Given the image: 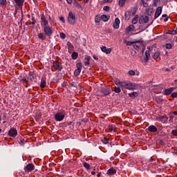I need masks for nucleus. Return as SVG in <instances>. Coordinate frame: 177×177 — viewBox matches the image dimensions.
Returning a JSON list of instances; mask_svg holds the SVG:
<instances>
[{"label": "nucleus", "mask_w": 177, "mask_h": 177, "mask_svg": "<svg viewBox=\"0 0 177 177\" xmlns=\"http://www.w3.org/2000/svg\"><path fill=\"white\" fill-rule=\"evenodd\" d=\"M168 19H169L168 17L165 18L164 21H167L168 20Z\"/></svg>", "instance_id": "obj_64"}, {"label": "nucleus", "mask_w": 177, "mask_h": 177, "mask_svg": "<svg viewBox=\"0 0 177 177\" xmlns=\"http://www.w3.org/2000/svg\"><path fill=\"white\" fill-rule=\"evenodd\" d=\"M91 62V56L86 55L84 58V66H89Z\"/></svg>", "instance_id": "obj_22"}, {"label": "nucleus", "mask_w": 177, "mask_h": 177, "mask_svg": "<svg viewBox=\"0 0 177 177\" xmlns=\"http://www.w3.org/2000/svg\"><path fill=\"white\" fill-rule=\"evenodd\" d=\"M139 23L140 24H143V23H145V17L143 16L140 17Z\"/></svg>", "instance_id": "obj_39"}, {"label": "nucleus", "mask_w": 177, "mask_h": 177, "mask_svg": "<svg viewBox=\"0 0 177 177\" xmlns=\"http://www.w3.org/2000/svg\"><path fill=\"white\" fill-rule=\"evenodd\" d=\"M114 92L115 93H120L121 92V88L115 86L114 87Z\"/></svg>", "instance_id": "obj_35"}, {"label": "nucleus", "mask_w": 177, "mask_h": 177, "mask_svg": "<svg viewBox=\"0 0 177 177\" xmlns=\"http://www.w3.org/2000/svg\"><path fill=\"white\" fill-rule=\"evenodd\" d=\"M160 121H167L168 120V117L165 115H162L160 117Z\"/></svg>", "instance_id": "obj_37"}, {"label": "nucleus", "mask_w": 177, "mask_h": 177, "mask_svg": "<svg viewBox=\"0 0 177 177\" xmlns=\"http://www.w3.org/2000/svg\"><path fill=\"white\" fill-rule=\"evenodd\" d=\"M59 37H60V38H62V39H66V34H64L63 32H61L59 34Z\"/></svg>", "instance_id": "obj_44"}, {"label": "nucleus", "mask_w": 177, "mask_h": 177, "mask_svg": "<svg viewBox=\"0 0 177 177\" xmlns=\"http://www.w3.org/2000/svg\"><path fill=\"white\" fill-rule=\"evenodd\" d=\"M159 145H161V146H164L165 145V142L164 140H159Z\"/></svg>", "instance_id": "obj_54"}, {"label": "nucleus", "mask_w": 177, "mask_h": 177, "mask_svg": "<svg viewBox=\"0 0 177 177\" xmlns=\"http://www.w3.org/2000/svg\"><path fill=\"white\" fill-rule=\"evenodd\" d=\"M66 117V111L64 110H62L59 112H57L55 115V121H58L60 122L61 121H63L64 120V118Z\"/></svg>", "instance_id": "obj_3"}, {"label": "nucleus", "mask_w": 177, "mask_h": 177, "mask_svg": "<svg viewBox=\"0 0 177 177\" xmlns=\"http://www.w3.org/2000/svg\"><path fill=\"white\" fill-rule=\"evenodd\" d=\"M138 19H139V15H136L135 17L132 19V24H136L138 23Z\"/></svg>", "instance_id": "obj_29"}, {"label": "nucleus", "mask_w": 177, "mask_h": 177, "mask_svg": "<svg viewBox=\"0 0 177 177\" xmlns=\"http://www.w3.org/2000/svg\"><path fill=\"white\" fill-rule=\"evenodd\" d=\"M146 13L148 16H151V15H153V10L152 9L147 10Z\"/></svg>", "instance_id": "obj_38"}, {"label": "nucleus", "mask_w": 177, "mask_h": 177, "mask_svg": "<svg viewBox=\"0 0 177 177\" xmlns=\"http://www.w3.org/2000/svg\"><path fill=\"white\" fill-rule=\"evenodd\" d=\"M19 82L26 84V88H28V80L26 77H21L19 79Z\"/></svg>", "instance_id": "obj_21"}, {"label": "nucleus", "mask_w": 177, "mask_h": 177, "mask_svg": "<svg viewBox=\"0 0 177 177\" xmlns=\"http://www.w3.org/2000/svg\"><path fill=\"white\" fill-rule=\"evenodd\" d=\"M125 19H127V20H129L131 18V11H127L124 14Z\"/></svg>", "instance_id": "obj_30"}, {"label": "nucleus", "mask_w": 177, "mask_h": 177, "mask_svg": "<svg viewBox=\"0 0 177 177\" xmlns=\"http://www.w3.org/2000/svg\"><path fill=\"white\" fill-rule=\"evenodd\" d=\"M110 19V16H107L106 15H102L101 16V20L102 21H109V19Z\"/></svg>", "instance_id": "obj_24"}, {"label": "nucleus", "mask_w": 177, "mask_h": 177, "mask_svg": "<svg viewBox=\"0 0 177 177\" xmlns=\"http://www.w3.org/2000/svg\"><path fill=\"white\" fill-rule=\"evenodd\" d=\"M100 20H102L101 17H95V23H100Z\"/></svg>", "instance_id": "obj_46"}, {"label": "nucleus", "mask_w": 177, "mask_h": 177, "mask_svg": "<svg viewBox=\"0 0 177 177\" xmlns=\"http://www.w3.org/2000/svg\"><path fill=\"white\" fill-rule=\"evenodd\" d=\"M8 4V0H0L1 6H5V5Z\"/></svg>", "instance_id": "obj_32"}, {"label": "nucleus", "mask_w": 177, "mask_h": 177, "mask_svg": "<svg viewBox=\"0 0 177 177\" xmlns=\"http://www.w3.org/2000/svg\"><path fill=\"white\" fill-rule=\"evenodd\" d=\"M46 86V77H42L40 84V88L42 89Z\"/></svg>", "instance_id": "obj_19"}, {"label": "nucleus", "mask_w": 177, "mask_h": 177, "mask_svg": "<svg viewBox=\"0 0 177 177\" xmlns=\"http://www.w3.org/2000/svg\"><path fill=\"white\" fill-rule=\"evenodd\" d=\"M41 26L44 27L48 26V20H46V17L44 14L41 15Z\"/></svg>", "instance_id": "obj_13"}, {"label": "nucleus", "mask_w": 177, "mask_h": 177, "mask_svg": "<svg viewBox=\"0 0 177 177\" xmlns=\"http://www.w3.org/2000/svg\"><path fill=\"white\" fill-rule=\"evenodd\" d=\"M144 23H149V17L147 16L144 17Z\"/></svg>", "instance_id": "obj_53"}, {"label": "nucleus", "mask_w": 177, "mask_h": 177, "mask_svg": "<svg viewBox=\"0 0 177 177\" xmlns=\"http://www.w3.org/2000/svg\"><path fill=\"white\" fill-rule=\"evenodd\" d=\"M113 26L115 30H118L120 28V19L115 18Z\"/></svg>", "instance_id": "obj_16"}, {"label": "nucleus", "mask_w": 177, "mask_h": 177, "mask_svg": "<svg viewBox=\"0 0 177 177\" xmlns=\"http://www.w3.org/2000/svg\"><path fill=\"white\" fill-rule=\"evenodd\" d=\"M155 101L156 102V103H162V102H164V99H162V97H156L155 98Z\"/></svg>", "instance_id": "obj_27"}, {"label": "nucleus", "mask_w": 177, "mask_h": 177, "mask_svg": "<svg viewBox=\"0 0 177 177\" xmlns=\"http://www.w3.org/2000/svg\"><path fill=\"white\" fill-rule=\"evenodd\" d=\"M67 3L71 4L73 3V0H66Z\"/></svg>", "instance_id": "obj_60"}, {"label": "nucleus", "mask_w": 177, "mask_h": 177, "mask_svg": "<svg viewBox=\"0 0 177 177\" xmlns=\"http://www.w3.org/2000/svg\"><path fill=\"white\" fill-rule=\"evenodd\" d=\"M19 8H15V12L14 13V16H16L17 15V10H19Z\"/></svg>", "instance_id": "obj_57"}, {"label": "nucleus", "mask_w": 177, "mask_h": 177, "mask_svg": "<svg viewBox=\"0 0 177 177\" xmlns=\"http://www.w3.org/2000/svg\"><path fill=\"white\" fill-rule=\"evenodd\" d=\"M77 69L74 71V75L78 77L81 74V71L82 70V63L79 62L76 64Z\"/></svg>", "instance_id": "obj_7"}, {"label": "nucleus", "mask_w": 177, "mask_h": 177, "mask_svg": "<svg viewBox=\"0 0 177 177\" xmlns=\"http://www.w3.org/2000/svg\"><path fill=\"white\" fill-rule=\"evenodd\" d=\"M101 50L104 52V53H106V55H110L111 53V48H107L106 46H102Z\"/></svg>", "instance_id": "obj_17"}, {"label": "nucleus", "mask_w": 177, "mask_h": 177, "mask_svg": "<svg viewBox=\"0 0 177 177\" xmlns=\"http://www.w3.org/2000/svg\"><path fill=\"white\" fill-rule=\"evenodd\" d=\"M174 115H177V111H175L174 112H171Z\"/></svg>", "instance_id": "obj_62"}, {"label": "nucleus", "mask_w": 177, "mask_h": 177, "mask_svg": "<svg viewBox=\"0 0 177 177\" xmlns=\"http://www.w3.org/2000/svg\"><path fill=\"white\" fill-rule=\"evenodd\" d=\"M8 135L11 138H16L17 136V129L16 128H11L8 131Z\"/></svg>", "instance_id": "obj_10"}, {"label": "nucleus", "mask_w": 177, "mask_h": 177, "mask_svg": "<svg viewBox=\"0 0 177 177\" xmlns=\"http://www.w3.org/2000/svg\"><path fill=\"white\" fill-rule=\"evenodd\" d=\"M14 2L16 3L17 6H18V8L21 9V10H23V5H24V0H14Z\"/></svg>", "instance_id": "obj_14"}, {"label": "nucleus", "mask_w": 177, "mask_h": 177, "mask_svg": "<svg viewBox=\"0 0 177 177\" xmlns=\"http://www.w3.org/2000/svg\"><path fill=\"white\" fill-rule=\"evenodd\" d=\"M150 60V51L146 50L145 57L144 58L145 63H147Z\"/></svg>", "instance_id": "obj_20"}, {"label": "nucleus", "mask_w": 177, "mask_h": 177, "mask_svg": "<svg viewBox=\"0 0 177 177\" xmlns=\"http://www.w3.org/2000/svg\"><path fill=\"white\" fill-rule=\"evenodd\" d=\"M146 131H148L149 132H151L153 133H156V132H158V129L155 125H150Z\"/></svg>", "instance_id": "obj_12"}, {"label": "nucleus", "mask_w": 177, "mask_h": 177, "mask_svg": "<svg viewBox=\"0 0 177 177\" xmlns=\"http://www.w3.org/2000/svg\"><path fill=\"white\" fill-rule=\"evenodd\" d=\"M106 174L107 175H109V176L115 175V174H117V170H115V169L112 167L108 169Z\"/></svg>", "instance_id": "obj_18"}, {"label": "nucleus", "mask_w": 177, "mask_h": 177, "mask_svg": "<svg viewBox=\"0 0 177 177\" xmlns=\"http://www.w3.org/2000/svg\"><path fill=\"white\" fill-rule=\"evenodd\" d=\"M97 177H101V176H102V172H99V173L97 174Z\"/></svg>", "instance_id": "obj_61"}, {"label": "nucleus", "mask_w": 177, "mask_h": 177, "mask_svg": "<svg viewBox=\"0 0 177 177\" xmlns=\"http://www.w3.org/2000/svg\"><path fill=\"white\" fill-rule=\"evenodd\" d=\"M171 97L177 98V92L171 93Z\"/></svg>", "instance_id": "obj_50"}, {"label": "nucleus", "mask_w": 177, "mask_h": 177, "mask_svg": "<svg viewBox=\"0 0 177 177\" xmlns=\"http://www.w3.org/2000/svg\"><path fill=\"white\" fill-rule=\"evenodd\" d=\"M171 135H173V136H177V129L171 131Z\"/></svg>", "instance_id": "obj_43"}, {"label": "nucleus", "mask_w": 177, "mask_h": 177, "mask_svg": "<svg viewBox=\"0 0 177 177\" xmlns=\"http://www.w3.org/2000/svg\"><path fill=\"white\" fill-rule=\"evenodd\" d=\"M83 167H84V168H86V169H89V168H91V165H89V163L84 162H83Z\"/></svg>", "instance_id": "obj_31"}, {"label": "nucleus", "mask_w": 177, "mask_h": 177, "mask_svg": "<svg viewBox=\"0 0 177 177\" xmlns=\"http://www.w3.org/2000/svg\"><path fill=\"white\" fill-rule=\"evenodd\" d=\"M35 169V167L31 163L28 164L24 168L25 171H28L29 172L31 171H34Z\"/></svg>", "instance_id": "obj_15"}, {"label": "nucleus", "mask_w": 177, "mask_h": 177, "mask_svg": "<svg viewBox=\"0 0 177 177\" xmlns=\"http://www.w3.org/2000/svg\"><path fill=\"white\" fill-rule=\"evenodd\" d=\"M29 80L30 81L31 85H34V84H37V75L33 73L32 72H29Z\"/></svg>", "instance_id": "obj_6"}, {"label": "nucleus", "mask_w": 177, "mask_h": 177, "mask_svg": "<svg viewBox=\"0 0 177 177\" xmlns=\"http://www.w3.org/2000/svg\"><path fill=\"white\" fill-rule=\"evenodd\" d=\"M71 57L73 60H77V59L78 58V53L73 52L71 55Z\"/></svg>", "instance_id": "obj_26"}, {"label": "nucleus", "mask_w": 177, "mask_h": 177, "mask_svg": "<svg viewBox=\"0 0 177 177\" xmlns=\"http://www.w3.org/2000/svg\"><path fill=\"white\" fill-rule=\"evenodd\" d=\"M103 10H105V12H109V10H110V7L105 6H104Z\"/></svg>", "instance_id": "obj_52"}, {"label": "nucleus", "mask_w": 177, "mask_h": 177, "mask_svg": "<svg viewBox=\"0 0 177 177\" xmlns=\"http://www.w3.org/2000/svg\"><path fill=\"white\" fill-rule=\"evenodd\" d=\"M168 34H170L171 35H177L176 30H169L168 32Z\"/></svg>", "instance_id": "obj_40"}, {"label": "nucleus", "mask_w": 177, "mask_h": 177, "mask_svg": "<svg viewBox=\"0 0 177 177\" xmlns=\"http://www.w3.org/2000/svg\"><path fill=\"white\" fill-rule=\"evenodd\" d=\"M53 67H54L56 71H62L63 70V66L59 61H54L53 62Z\"/></svg>", "instance_id": "obj_5"}, {"label": "nucleus", "mask_w": 177, "mask_h": 177, "mask_svg": "<svg viewBox=\"0 0 177 177\" xmlns=\"http://www.w3.org/2000/svg\"><path fill=\"white\" fill-rule=\"evenodd\" d=\"M111 93V89L110 88H104L102 87L98 91V95L101 97H104L106 96H109Z\"/></svg>", "instance_id": "obj_2"}, {"label": "nucleus", "mask_w": 177, "mask_h": 177, "mask_svg": "<svg viewBox=\"0 0 177 177\" xmlns=\"http://www.w3.org/2000/svg\"><path fill=\"white\" fill-rule=\"evenodd\" d=\"M115 84L116 85H120L121 88L128 89L129 91H135V89H138V88H139V84L136 83L118 81Z\"/></svg>", "instance_id": "obj_1"}, {"label": "nucleus", "mask_w": 177, "mask_h": 177, "mask_svg": "<svg viewBox=\"0 0 177 177\" xmlns=\"http://www.w3.org/2000/svg\"><path fill=\"white\" fill-rule=\"evenodd\" d=\"M135 30V26L133 25H130L129 26H128L127 28H126V31L127 32H130V31H133Z\"/></svg>", "instance_id": "obj_25"}, {"label": "nucleus", "mask_w": 177, "mask_h": 177, "mask_svg": "<svg viewBox=\"0 0 177 177\" xmlns=\"http://www.w3.org/2000/svg\"><path fill=\"white\" fill-rule=\"evenodd\" d=\"M115 129V126H114V125H110V126H109V131H114Z\"/></svg>", "instance_id": "obj_51"}, {"label": "nucleus", "mask_w": 177, "mask_h": 177, "mask_svg": "<svg viewBox=\"0 0 177 177\" xmlns=\"http://www.w3.org/2000/svg\"><path fill=\"white\" fill-rule=\"evenodd\" d=\"M31 20H32V26H35V24L37 23V21L35 20V18H34V17H32L31 18Z\"/></svg>", "instance_id": "obj_48"}, {"label": "nucleus", "mask_w": 177, "mask_h": 177, "mask_svg": "<svg viewBox=\"0 0 177 177\" xmlns=\"http://www.w3.org/2000/svg\"><path fill=\"white\" fill-rule=\"evenodd\" d=\"M129 75H135L136 73L133 71H129Z\"/></svg>", "instance_id": "obj_55"}, {"label": "nucleus", "mask_w": 177, "mask_h": 177, "mask_svg": "<svg viewBox=\"0 0 177 177\" xmlns=\"http://www.w3.org/2000/svg\"><path fill=\"white\" fill-rule=\"evenodd\" d=\"M43 30L46 37H52V35L53 34V30H52V28H50L48 26H44L43 28Z\"/></svg>", "instance_id": "obj_8"}, {"label": "nucleus", "mask_w": 177, "mask_h": 177, "mask_svg": "<svg viewBox=\"0 0 177 177\" xmlns=\"http://www.w3.org/2000/svg\"><path fill=\"white\" fill-rule=\"evenodd\" d=\"M102 142L104 145H109V139L106 138H103Z\"/></svg>", "instance_id": "obj_33"}, {"label": "nucleus", "mask_w": 177, "mask_h": 177, "mask_svg": "<svg viewBox=\"0 0 177 177\" xmlns=\"http://www.w3.org/2000/svg\"><path fill=\"white\" fill-rule=\"evenodd\" d=\"M67 46H68V48H74V46H73V44H71V42H70V41H68V42H67Z\"/></svg>", "instance_id": "obj_49"}, {"label": "nucleus", "mask_w": 177, "mask_h": 177, "mask_svg": "<svg viewBox=\"0 0 177 177\" xmlns=\"http://www.w3.org/2000/svg\"><path fill=\"white\" fill-rule=\"evenodd\" d=\"M133 48H134V49H136V50H140V49H141L140 46H139L138 44L133 45Z\"/></svg>", "instance_id": "obj_42"}, {"label": "nucleus", "mask_w": 177, "mask_h": 177, "mask_svg": "<svg viewBox=\"0 0 177 177\" xmlns=\"http://www.w3.org/2000/svg\"><path fill=\"white\" fill-rule=\"evenodd\" d=\"M124 5H125V0H119V6H120V8H122Z\"/></svg>", "instance_id": "obj_36"}, {"label": "nucleus", "mask_w": 177, "mask_h": 177, "mask_svg": "<svg viewBox=\"0 0 177 177\" xmlns=\"http://www.w3.org/2000/svg\"><path fill=\"white\" fill-rule=\"evenodd\" d=\"M167 15L166 14H163L162 15V17H167Z\"/></svg>", "instance_id": "obj_63"}, {"label": "nucleus", "mask_w": 177, "mask_h": 177, "mask_svg": "<svg viewBox=\"0 0 177 177\" xmlns=\"http://www.w3.org/2000/svg\"><path fill=\"white\" fill-rule=\"evenodd\" d=\"M166 48L167 49H172V44H171L170 43L166 44Z\"/></svg>", "instance_id": "obj_45"}, {"label": "nucleus", "mask_w": 177, "mask_h": 177, "mask_svg": "<svg viewBox=\"0 0 177 177\" xmlns=\"http://www.w3.org/2000/svg\"><path fill=\"white\" fill-rule=\"evenodd\" d=\"M175 87H170L169 88H164L163 89V95L165 96H169V95H171L174 91H175Z\"/></svg>", "instance_id": "obj_9"}, {"label": "nucleus", "mask_w": 177, "mask_h": 177, "mask_svg": "<svg viewBox=\"0 0 177 177\" xmlns=\"http://www.w3.org/2000/svg\"><path fill=\"white\" fill-rule=\"evenodd\" d=\"M38 38H39L41 41H45L46 37H45V35H44V33H39Z\"/></svg>", "instance_id": "obj_28"}, {"label": "nucleus", "mask_w": 177, "mask_h": 177, "mask_svg": "<svg viewBox=\"0 0 177 177\" xmlns=\"http://www.w3.org/2000/svg\"><path fill=\"white\" fill-rule=\"evenodd\" d=\"M59 20H60L62 23H64V17H59Z\"/></svg>", "instance_id": "obj_58"}, {"label": "nucleus", "mask_w": 177, "mask_h": 177, "mask_svg": "<svg viewBox=\"0 0 177 177\" xmlns=\"http://www.w3.org/2000/svg\"><path fill=\"white\" fill-rule=\"evenodd\" d=\"M162 13V7L161 6L158 7L155 12L154 19L156 20V19H158V17H160Z\"/></svg>", "instance_id": "obj_11"}, {"label": "nucleus", "mask_w": 177, "mask_h": 177, "mask_svg": "<svg viewBox=\"0 0 177 177\" xmlns=\"http://www.w3.org/2000/svg\"><path fill=\"white\" fill-rule=\"evenodd\" d=\"M144 8H147L149 6V3H145V1H142Z\"/></svg>", "instance_id": "obj_56"}, {"label": "nucleus", "mask_w": 177, "mask_h": 177, "mask_svg": "<svg viewBox=\"0 0 177 177\" xmlns=\"http://www.w3.org/2000/svg\"><path fill=\"white\" fill-rule=\"evenodd\" d=\"M138 42H140V41H127V46H131V45H132L133 44H137Z\"/></svg>", "instance_id": "obj_41"}, {"label": "nucleus", "mask_w": 177, "mask_h": 177, "mask_svg": "<svg viewBox=\"0 0 177 177\" xmlns=\"http://www.w3.org/2000/svg\"><path fill=\"white\" fill-rule=\"evenodd\" d=\"M160 1L161 0H153V6L157 7V4L158 3V2H160Z\"/></svg>", "instance_id": "obj_47"}, {"label": "nucleus", "mask_w": 177, "mask_h": 177, "mask_svg": "<svg viewBox=\"0 0 177 177\" xmlns=\"http://www.w3.org/2000/svg\"><path fill=\"white\" fill-rule=\"evenodd\" d=\"M160 56V53L159 52H156L153 55V59L156 60V59H158V57Z\"/></svg>", "instance_id": "obj_34"}, {"label": "nucleus", "mask_w": 177, "mask_h": 177, "mask_svg": "<svg viewBox=\"0 0 177 177\" xmlns=\"http://www.w3.org/2000/svg\"><path fill=\"white\" fill-rule=\"evenodd\" d=\"M68 21L69 24L74 26L75 23H77V19L75 17V15H74L72 12H70L68 15Z\"/></svg>", "instance_id": "obj_4"}, {"label": "nucleus", "mask_w": 177, "mask_h": 177, "mask_svg": "<svg viewBox=\"0 0 177 177\" xmlns=\"http://www.w3.org/2000/svg\"><path fill=\"white\" fill-rule=\"evenodd\" d=\"M93 57L95 60H99V57L97 55H93Z\"/></svg>", "instance_id": "obj_59"}, {"label": "nucleus", "mask_w": 177, "mask_h": 177, "mask_svg": "<svg viewBox=\"0 0 177 177\" xmlns=\"http://www.w3.org/2000/svg\"><path fill=\"white\" fill-rule=\"evenodd\" d=\"M129 97H132L133 99H135V97H138L139 96V93L138 92H131L129 93Z\"/></svg>", "instance_id": "obj_23"}]
</instances>
